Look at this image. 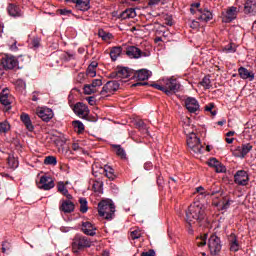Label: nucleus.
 Wrapping results in <instances>:
<instances>
[{
	"label": "nucleus",
	"mask_w": 256,
	"mask_h": 256,
	"mask_svg": "<svg viewBox=\"0 0 256 256\" xmlns=\"http://www.w3.org/2000/svg\"><path fill=\"white\" fill-rule=\"evenodd\" d=\"M186 143L188 145L191 153L199 155L203 153V144H201V139L195 133H190L187 137Z\"/></svg>",
	"instance_id": "4"
},
{
	"label": "nucleus",
	"mask_w": 256,
	"mask_h": 256,
	"mask_svg": "<svg viewBox=\"0 0 256 256\" xmlns=\"http://www.w3.org/2000/svg\"><path fill=\"white\" fill-rule=\"evenodd\" d=\"M113 149H116V155L121 159H127V154L125 153V149L121 147V145H112Z\"/></svg>",
	"instance_id": "38"
},
{
	"label": "nucleus",
	"mask_w": 256,
	"mask_h": 256,
	"mask_svg": "<svg viewBox=\"0 0 256 256\" xmlns=\"http://www.w3.org/2000/svg\"><path fill=\"white\" fill-rule=\"evenodd\" d=\"M93 93H97V89L92 86V84L84 85V94L85 95H93Z\"/></svg>",
	"instance_id": "42"
},
{
	"label": "nucleus",
	"mask_w": 256,
	"mask_h": 256,
	"mask_svg": "<svg viewBox=\"0 0 256 256\" xmlns=\"http://www.w3.org/2000/svg\"><path fill=\"white\" fill-rule=\"evenodd\" d=\"M37 115L42 121L49 123L53 119V110L51 108H43L37 111Z\"/></svg>",
	"instance_id": "18"
},
{
	"label": "nucleus",
	"mask_w": 256,
	"mask_h": 256,
	"mask_svg": "<svg viewBox=\"0 0 256 256\" xmlns=\"http://www.w3.org/2000/svg\"><path fill=\"white\" fill-rule=\"evenodd\" d=\"M209 167H213L214 169L219 165V161L216 158H211L208 162Z\"/></svg>",
	"instance_id": "57"
},
{
	"label": "nucleus",
	"mask_w": 256,
	"mask_h": 256,
	"mask_svg": "<svg viewBox=\"0 0 256 256\" xmlns=\"http://www.w3.org/2000/svg\"><path fill=\"white\" fill-rule=\"evenodd\" d=\"M244 13L245 15H256V0H246L244 3Z\"/></svg>",
	"instance_id": "21"
},
{
	"label": "nucleus",
	"mask_w": 256,
	"mask_h": 256,
	"mask_svg": "<svg viewBox=\"0 0 256 256\" xmlns=\"http://www.w3.org/2000/svg\"><path fill=\"white\" fill-rule=\"evenodd\" d=\"M59 210L63 213H73L75 211V204L71 200H64L59 207Z\"/></svg>",
	"instance_id": "25"
},
{
	"label": "nucleus",
	"mask_w": 256,
	"mask_h": 256,
	"mask_svg": "<svg viewBox=\"0 0 256 256\" xmlns=\"http://www.w3.org/2000/svg\"><path fill=\"white\" fill-rule=\"evenodd\" d=\"M7 11L10 17H23V12L18 5L9 4L7 7Z\"/></svg>",
	"instance_id": "26"
},
{
	"label": "nucleus",
	"mask_w": 256,
	"mask_h": 256,
	"mask_svg": "<svg viewBox=\"0 0 256 256\" xmlns=\"http://www.w3.org/2000/svg\"><path fill=\"white\" fill-rule=\"evenodd\" d=\"M234 183L236 185H240L241 187H245L249 185V174L245 170H238L234 175Z\"/></svg>",
	"instance_id": "8"
},
{
	"label": "nucleus",
	"mask_w": 256,
	"mask_h": 256,
	"mask_svg": "<svg viewBox=\"0 0 256 256\" xmlns=\"http://www.w3.org/2000/svg\"><path fill=\"white\" fill-rule=\"evenodd\" d=\"M231 203H233V200L227 198V196H223L222 200L214 203V205L218 207V211H227L231 207Z\"/></svg>",
	"instance_id": "24"
},
{
	"label": "nucleus",
	"mask_w": 256,
	"mask_h": 256,
	"mask_svg": "<svg viewBox=\"0 0 256 256\" xmlns=\"http://www.w3.org/2000/svg\"><path fill=\"white\" fill-rule=\"evenodd\" d=\"M98 214L100 217L111 221L115 217V204L110 201L102 200L98 204Z\"/></svg>",
	"instance_id": "2"
},
{
	"label": "nucleus",
	"mask_w": 256,
	"mask_h": 256,
	"mask_svg": "<svg viewBox=\"0 0 256 256\" xmlns=\"http://www.w3.org/2000/svg\"><path fill=\"white\" fill-rule=\"evenodd\" d=\"M237 18V7H230L226 12L223 14V21L224 23H231L234 19Z\"/></svg>",
	"instance_id": "23"
},
{
	"label": "nucleus",
	"mask_w": 256,
	"mask_h": 256,
	"mask_svg": "<svg viewBox=\"0 0 256 256\" xmlns=\"http://www.w3.org/2000/svg\"><path fill=\"white\" fill-rule=\"evenodd\" d=\"M199 7H201V3H192L190 7V13H192V15H195V13H199V11H201Z\"/></svg>",
	"instance_id": "47"
},
{
	"label": "nucleus",
	"mask_w": 256,
	"mask_h": 256,
	"mask_svg": "<svg viewBox=\"0 0 256 256\" xmlns=\"http://www.w3.org/2000/svg\"><path fill=\"white\" fill-rule=\"evenodd\" d=\"M81 230L84 235H89L90 237H95V235H97V228L89 221L82 222Z\"/></svg>",
	"instance_id": "16"
},
{
	"label": "nucleus",
	"mask_w": 256,
	"mask_h": 256,
	"mask_svg": "<svg viewBox=\"0 0 256 256\" xmlns=\"http://www.w3.org/2000/svg\"><path fill=\"white\" fill-rule=\"evenodd\" d=\"M73 111L81 119H86L89 116V107L81 102L75 104Z\"/></svg>",
	"instance_id": "12"
},
{
	"label": "nucleus",
	"mask_w": 256,
	"mask_h": 256,
	"mask_svg": "<svg viewBox=\"0 0 256 256\" xmlns=\"http://www.w3.org/2000/svg\"><path fill=\"white\" fill-rule=\"evenodd\" d=\"M205 219V206L199 201L191 204L186 211V223L193 225V223H201Z\"/></svg>",
	"instance_id": "1"
},
{
	"label": "nucleus",
	"mask_w": 256,
	"mask_h": 256,
	"mask_svg": "<svg viewBox=\"0 0 256 256\" xmlns=\"http://www.w3.org/2000/svg\"><path fill=\"white\" fill-rule=\"evenodd\" d=\"M55 187V181L51 176H42L39 182V189H43L44 191H50Z\"/></svg>",
	"instance_id": "11"
},
{
	"label": "nucleus",
	"mask_w": 256,
	"mask_h": 256,
	"mask_svg": "<svg viewBox=\"0 0 256 256\" xmlns=\"http://www.w3.org/2000/svg\"><path fill=\"white\" fill-rule=\"evenodd\" d=\"M134 77L138 79V81H147L149 77H151V73L147 69L138 70L135 72Z\"/></svg>",
	"instance_id": "28"
},
{
	"label": "nucleus",
	"mask_w": 256,
	"mask_h": 256,
	"mask_svg": "<svg viewBox=\"0 0 256 256\" xmlns=\"http://www.w3.org/2000/svg\"><path fill=\"white\" fill-rule=\"evenodd\" d=\"M93 189L96 193H101V191H103V182L102 181H96L93 184Z\"/></svg>",
	"instance_id": "49"
},
{
	"label": "nucleus",
	"mask_w": 256,
	"mask_h": 256,
	"mask_svg": "<svg viewBox=\"0 0 256 256\" xmlns=\"http://www.w3.org/2000/svg\"><path fill=\"white\" fill-rule=\"evenodd\" d=\"M0 102L5 106L9 107L11 105V101L9 100V94L7 93V90H3L0 94Z\"/></svg>",
	"instance_id": "36"
},
{
	"label": "nucleus",
	"mask_w": 256,
	"mask_h": 256,
	"mask_svg": "<svg viewBox=\"0 0 256 256\" xmlns=\"http://www.w3.org/2000/svg\"><path fill=\"white\" fill-rule=\"evenodd\" d=\"M141 256H155V250L151 249L147 252H142Z\"/></svg>",
	"instance_id": "60"
},
{
	"label": "nucleus",
	"mask_w": 256,
	"mask_h": 256,
	"mask_svg": "<svg viewBox=\"0 0 256 256\" xmlns=\"http://www.w3.org/2000/svg\"><path fill=\"white\" fill-rule=\"evenodd\" d=\"M91 85H92L95 89H97V87H101V85H103V80H101V79H94V80H92Z\"/></svg>",
	"instance_id": "56"
},
{
	"label": "nucleus",
	"mask_w": 256,
	"mask_h": 256,
	"mask_svg": "<svg viewBox=\"0 0 256 256\" xmlns=\"http://www.w3.org/2000/svg\"><path fill=\"white\" fill-rule=\"evenodd\" d=\"M211 19H213V13H211V11L208 9L198 10V21L207 23V21H211Z\"/></svg>",
	"instance_id": "27"
},
{
	"label": "nucleus",
	"mask_w": 256,
	"mask_h": 256,
	"mask_svg": "<svg viewBox=\"0 0 256 256\" xmlns=\"http://www.w3.org/2000/svg\"><path fill=\"white\" fill-rule=\"evenodd\" d=\"M195 244L197 247H205L207 245V234L196 237Z\"/></svg>",
	"instance_id": "37"
},
{
	"label": "nucleus",
	"mask_w": 256,
	"mask_h": 256,
	"mask_svg": "<svg viewBox=\"0 0 256 256\" xmlns=\"http://www.w3.org/2000/svg\"><path fill=\"white\" fill-rule=\"evenodd\" d=\"M80 212L81 213H87L89 211V206H87V198H80Z\"/></svg>",
	"instance_id": "41"
},
{
	"label": "nucleus",
	"mask_w": 256,
	"mask_h": 256,
	"mask_svg": "<svg viewBox=\"0 0 256 256\" xmlns=\"http://www.w3.org/2000/svg\"><path fill=\"white\" fill-rule=\"evenodd\" d=\"M216 173H225L227 171V168L221 164V162H218V165L214 168Z\"/></svg>",
	"instance_id": "53"
},
{
	"label": "nucleus",
	"mask_w": 256,
	"mask_h": 256,
	"mask_svg": "<svg viewBox=\"0 0 256 256\" xmlns=\"http://www.w3.org/2000/svg\"><path fill=\"white\" fill-rule=\"evenodd\" d=\"M126 55L130 57V59H139L140 57H146L147 55L143 54L141 49L135 46H129L126 50Z\"/></svg>",
	"instance_id": "20"
},
{
	"label": "nucleus",
	"mask_w": 256,
	"mask_h": 256,
	"mask_svg": "<svg viewBox=\"0 0 256 256\" xmlns=\"http://www.w3.org/2000/svg\"><path fill=\"white\" fill-rule=\"evenodd\" d=\"M19 65V61L16 60L15 56L6 55L2 58V66L4 69H15Z\"/></svg>",
	"instance_id": "13"
},
{
	"label": "nucleus",
	"mask_w": 256,
	"mask_h": 256,
	"mask_svg": "<svg viewBox=\"0 0 256 256\" xmlns=\"http://www.w3.org/2000/svg\"><path fill=\"white\" fill-rule=\"evenodd\" d=\"M137 129H139L140 133L144 135V137H149V127H147V124H145V121L138 120L135 123Z\"/></svg>",
	"instance_id": "29"
},
{
	"label": "nucleus",
	"mask_w": 256,
	"mask_h": 256,
	"mask_svg": "<svg viewBox=\"0 0 256 256\" xmlns=\"http://www.w3.org/2000/svg\"><path fill=\"white\" fill-rule=\"evenodd\" d=\"M91 247V239L85 237L76 235L72 241V251L76 255L81 253V251H84V249H88Z\"/></svg>",
	"instance_id": "3"
},
{
	"label": "nucleus",
	"mask_w": 256,
	"mask_h": 256,
	"mask_svg": "<svg viewBox=\"0 0 256 256\" xmlns=\"http://www.w3.org/2000/svg\"><path fill=\"white\" fill-rule=\"evenodd\" d=\"M235 51H237V47L233 43H230L223 48L224 53H235Z\"/></svg>",
	"instance_id": "44"
},
{
	"label": "nucleus",
	"mask_w": 256,
	"mask_h": 256,
	"mask_svg": "<svg viewBox=\"0 0 256 256\" xmlns=\"http://www.w3.org/2000/svg\"><path fill=\"white\" fill-rule=\"evenodd\" d=\"M111 77H117V79H129V77H131V70L127 67H120L117 71L111 73Z\"/></svg>",
	"instance_id": "17"
},
{
	"label": "nucleus",
	"mask_w": 256,
	"mask_h": 256,
	"mask_svg": "<svg viewBox=\"0 0 256 256\" xmlns=\"http://www.w3.org/2000/svg\"><path fill=\"white\" fill-rule=\"evenodd\" d=\"M44 165H57V158L55 156H47L44 159Z\"/></svg>",
	"instance_id": "43"
},
{
	"label": "nucleus",
	"mask_w": 256,
	"mask_h": 256,
	"mask_svg": "<svg viewBox=\"0 0 256 256\" xmlns=\"http://www.w3.org/2000/svg\"><path fill=\"white\" fill-rule=\"evenodd\" d=\"M9 48H10V51H18V48H17V41L16 40H13L12 41V44H9Z\"/></svg>",
	"instance_id": "58"
},
{
	"label": "nucleus",
	"mask_w": 256,
	"mask_h": 256,
	"mask_svg": "<svg viewBox=\"0 0 256 256\" xmlns=\"http://www.w3.org/2000/svg\"><path fill=\"white\" fill-rule=\"evenodd\" d=\"M200 85L204 87V89H211V79L209 77L205 76L202 81L200 82Z\"/></svg>",
	"instance_id": "46"
},
{
	"label": "nucleus",
	"mask_w": 256,
	"mask_h": 256,
	"mask_svg": "<svg viewBox=\"0 0 256 256\" xmlns=\"http://www.w3.org/2000/svg\"><path fill=\"white\" fill-rule=\"evenodd\" d=\"M20 119L28 131H33V129H35V127L33 126V123L31 122V118L29 117V114H25V113L22 114L20 116Z\"/></svg>",
	"instance_id": "30"
},
{
	"label": "nucleus",
	"mask_w": 256,
	"mask_h": 256,
	"mask_svg": "<svg viewBox=\"0 0 256 256\" xmlns=\"http://www.w3.org/2000/svg\"><path fill=\"white\" fill-rule=\"evenodd\" d=\"M8 165L12 167V169H17L19 167V162L15 160V158L9 156L8 157Z\"/></svg>",
	"instance_id": "51"
},
{
	"label": "nucleus",
	"mask_w": 256,
	"mask_h": 256,
	"mask_svg": "<svg viewBox=\"0 0 256 256\" xmlns=\"http://www.w3.org/2000/svg\"><path fill=\"white\" fill-rule=\"evenodd\" d=\"M16 85H19L22 89H25V81L21 79L16 81Z\"/></svg>",
	"instance_id": "64"
},
{
	"label": "nucleus",
	"mask_w": 256,
	"mask_h": 256,
	"mask_svg": "<svg viewBox=\"0 0 256 256\" xmlns=\"http://www.w3.org/2000/svg\"><path fill=\"white\" fill-rule=\"evenodd\" d=\"M67 3H75L79 11H89L91 9V0H66Z\"/></svg>",
	"instance_id": "15"
},
{
	"label": "nucleus",
	"mask_w": 256,
	"mask_h": 256,
	"mask_svg": "<svg viewBox=\"0 0 256 256\" xmlns=\"http://www.w3.org/2000/svg\"><path fill=\"white\" fill-rule=\"evenodd\" d=\"M228 243L230 245V251L233 253H237L239 249H241V244H239V240L237 239V235L230 234L228 237Z\"/></svg>",
	"instance_id": "22"
},
{
	"label": "nucleus",
	"mask_w": 256,
	"mask_h": 256,
	"mask_svg": "<svg viewBox=\"0 0 256 256\" xmlns=\"http://www.w3.org/2000/svg\"><path fill=\"white\" fill-rule=\"evenodd\" d=\"M130 237H131V239H133V240H135V239H140V237H141V230H139V229L133 230V231L130 233Z\"/></svg>",
	"instance_id": "52"
},
{
	"label": "nucleus",
	"mask_w": 256,
	"mask_h": 256,
	"mask_svg": "<svg viewBox=\"0 0 256 256\" xmlns=\"http://www.w3.org/2000/svg\"><path fill=\"white\" fill-rule=\"evenodd\" d=\"M154 89H158V91H163V93H166L167 88H165V83L163 84H152Z\"/></svg>",
	"instance_id": "55"
},
{
	"label": "nucleus",
	"mask_w": 256,
	"mask_h": 256,
	"mask_svg": "<svg viewBox=\"0 0 256 256\" xmlns=\"http://www.w3.org/2000/svg\"><path fill=\"white\" fill-rule=\"evenodd\" d=\"M76 133H82L83 131H85V125H83V122L79 121V120H75L72 123Z\"/></svg>",
	"instance_id": "39"
},
{
	"label": "nucleus",
	"mask_w": 256,
	"mask_h": 256,
	"mask_svg": "<svg viewBox=\"0 0 256 256\" xmlns=\"http://www.w3.org/2000/svg\"><path fill=\"white\" fill-rule=\"evenodd\" d=\"M86 74L88 75V77H96L97 70L95 68H91L88 66V68L86 70Z\"/></svg>",
	"instance_id": "54"
},
{
	"label": "nucleus",
	"mask_w": 256,
	"mask_h": 256,
	"mask_svg": "<svg viewBox=\"0 0 256 256\" xmlns=\"http://www.w3.org/2000/svg\"><path fill=\"white\" fill-rule=\"evenodd\" d=\"M253 150V145L251 143L242 144L235 151V157H240V159H244L251 151Z\"/></svg>",
	"instance_id": "10"
},
{
	"label": "nucleus",
	"mask_w": 256,
	"mask_h": 256,
	"mask_svg": "<svg viewBox=\"0 0 256 256\" xmlns=\"http://www.w3.org/2000/svg\"><path fill=\"white\" fill-rule=\"evenodd\" d=\"M119 87H121V84H119V81H117V80L108 81L102 87L100 95H107V94L115 93V91H119Z\"/></svg>",
	"instance_id": "9"
},
{
	"label": "nucleus",
	"mask_w": 256,
	"mask_h": 256,
	"mask_svg": "<svg viewBox=\"0 0 256 256\" xmlns=\"http://www.w3.org/2000/svg\"><path fill=\"white\" fill-rule=\"evenodd\" d=\"M185 107L189 113H199L201 111V105H199V101L194 97H187L184 100Z\"/></svg>",
	"instance_id": "7"
},
{
	"label": "nucleus",
	"mask_w": 256,
	"mask_h": 256,
	"mask_svg": "<svg viewBox=\"0 0 256 256\" xmlns=\"http://www.w3.org/2000/svg\"><path fill=\"white\" fill-rule=\"evenodd\" d=\"M59 12H60V15H71V10L60 9Z\"/></svg>",
	"instance_id": "63"
},
{
	"label": "nucleus",
	"mask_w": 256,
	"mask_h": 256,
	"mask_svg": "<svg viewBox=\"0 0 256 256\" xmlns=\"http://www.w3.org/2000/svg\"><path fill=\"white\" fill-rule=\"evenodd\" d=\"M57 188L59 193H62L64 197H67L69 200L73 199V196L69 194V190H67V187L65 186L64 182H59Z\"/></svg>",
	"instance_id": "33"
},
{
	"label": "nucleus",
	"mask_w": 256,
	"mask_h": 256,
	"mask_svg": "<svg viewBox=\"0 0 256 256\" xmlns=\"http://www.w3.org/2000/svg\"><path fill=\"white\" fill-rule=\"evenodd\" d=\"M62 57L64 61H73L75 59V52H64Z\"/></svg>",
	"instance_id": "48"
},
{
	"label": "nucleus",
	"mask_w": 256,
	"mask_h": 256,
	"mask_svg": "<svg viewBox=\"0 0 256 256\" xmlns=\"http://www.w3.org/2000/svg\"><path fill=\"white\" fill-rule=\"evenodd\" d=\"M207 189L209 197H216V199H219V197H223V195L225 194V192L221 188V185H218L216 183L212 184Z\"/></svg>",
	"instance_id": "14"
},
{
	"label": "nucleus",
	"mask_w": 256,
	"mask_h": 256,
	"mask_svg": "<svg viewBox=\"0 0 256 256\" xmlns=\"http://www.w3.org/2000/svg\"><path fill=\"white\" fill-rule=\"evenodd\" d=\"M123 53V48L121 46L113 47L110 51V58L112 61H117L118 57Z\"/></svg>",
	"instance_id": "32"
},
{
	"label": "nucleus",
	"mask_w": 256,
	"mask_h": 256,
	"mask_svg": "<svg viewBox=\"0 0 256 256\" xmlns=\"http://www.w3.org/2000/svg\"><path fill=\"white\" fill-rule=\"evenodd\" d=\"M144 169H145L146 171H151V170L153 169V163H151V162H146V163L144 164Z\"/></svg>",
	"instance_id": "62"
},
{
	"label": "nucleus",
	"mask_w": 256,
	"mask_h": 256,
	"mask_svg": "<svg viewBox=\"0 0 256 256\" xmlns=\"http://www.w3.org/2000/svg\"><path fill=\"white\" fill-rule=\"evenodd\" d=\"M199 21H196V20H192L191 24H190V27L192 29H199Z\"/></svg>",
	"instance_id": "61"
},
{
	"label": "nucleus",
	"mask_w": 256,
	"mask_h": 256,
	"mask_svg": "<svg viewBox=\"0 0 256 256\" xmlns=\"http://www.w3.org/2000/svg\"><path fill=\"white\" fill-rule=\"evenodd\" d=\"M103 173L105 174V177H107V179H110V181H114V179L117 177L115 175V170L109 165L104 166Z\"/></svg>",
	"instance_id": "31"
},
{
	"label": "nucleus",
	"mask_w": 256,
	"mask_h": 256,
	"mask_svg": "<svg viewBox=\"0 0 256 256\" xmlns=\"http://www.w3.org/2000/svg\"><path fill=\"white\" fill-rule=\"evenodd\" d=\"M135 17H137V12L133 8L126 9L121 14V19H135Z\"/></svg>",
	"instance_id": "34"
},
{
	"label": "nucleus",
	"mask_w": 256,
	"mask_h": 256,
	"mask_svg": "<svg viewBox=\"0 0 256 256\" xmlns=\"http://www.w3.org/2000/svg\"><path fill=\"white\" fill-rule=\"evenodd\" d=\"M238 75H239L240 79H243V80H247V79L249 81L255 80V73H253V71L247 70V68H245L243 66L238 68Z\"/></svg>",
	"instance_id": "19"
},
{
	"label": "nucleus",
	"mask_w": 256,
	"mask_h": 256,
	"mask_svg": "<svg viewBox=\"0 0 256 256\" xmlns=\"http://www.w3.org/2000/svg\"><path fill=\"white\" fill-rule=\"evenodd\" d=\"M195 193L198 194L199 199H207L209 197V190H206L203 186L197 187Z\"/></svg>",
	"instance_id": "35"
},
{
	"label": "nucleus",
	"mask_w": 256,
	"mask_h": 256,
	"mask_svg": "<svg viewBox=\"0 0 256 256\" xmlns=\"http://www.w3.org/2000/svg\"><path fill=\"white\" fill-rule=\"evenodd\" d=\"M208 247L211 255H217L221 251V239L213 234L208 240Z\"/></svg>",
	"instance_id": "6"
},
{
	"label": "nucleus",
	"mask_w": 256,
	"mask_h": 256,
	"mask_svg": "<svg viewBox=\"0 0 256 256\" xmlns=\"http://www.w3.org/2000/svg\"><path fill=\"white\" fill-rule=\"evenodd\" d=\"M164 87L166 89V95H171V93H177L179 91L181 84L175 78H167L163 80Z\"/></svg>",
	"instance_id": "5"
},
{
	"label": "nucleus",
	"mask_w": 256,
	"mask_h": 256,
	"mask_svg": "<svg viewBox=\"0 0 256 256\" xmlns=\"http://www.w3.org/2000/svg\"><path fill=\"white\" fill-rule=\"evenodd\" d=\"M214 108H215V104L209 103L208 105L205 106V111H208L209 113H211Z\"/></svg>",
	"instance_id": "59"
},
{
	"label": "nucleus",
	"mask_w": 256,
	"mask_h": 256,
	"mask_svg": "<svg viewBox=\"0 0 256 256\" xmlns=\"http://www.w3.org/2000/svg\"><path fill=\"white\" fill-rule=\"evenodd\" d=\"M31 45L34 47V49H39V47H41V38L38 36L34 37L32 39Z\"/></svg>",
	"instance_id": "50"
},
{
	"label": "nucleus",
	"mask_w": 256,
	"mask_h": 256,
	"mask_svg": "<svg viewBox=\"0 0 256 256\" xmlns=\"http://www.w3.org/2000/svg\"><path fill=\"white\" fill-rule=\"evenodd\" d=\"M98 37H100L103 41H111V39H113V34L105 32L104 30H99Z\"/></svg>",
	"instance_id": "40"
},
{
	"label": "nucleus",
	"mask_w": 256,
	"mask_h": 256,
	"mask_svg": "<svg viewBox=\"0 0 256 256\" xmlns=\"http://www.w3.org/2000/svg\"><path fill=\"white\" fill-rule=\"evenodd\" d=\"M11 129V125L8 121H4L0 123V133H7Z\"/></svg>",
	"instance_id": "45"
}]
</instances>
